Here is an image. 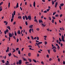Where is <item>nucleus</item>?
Segmentation results:
<instances>
[{"instance_id":"nucleus-19","label":"nucleus","mask_w":65,"mask_h":65,"mask_svg":"<svg viewBox=\"0 0 65 65\" xmlns=\"http://www.w3.org/2000/svg\"><path fill=\"white\" fill-rule=\"evenodd\" d=\"M28 55L29 57H30L31 56V53H28Z\"/></svg>"},{"instance_id":"nucleus-64","label":"nucleus","mask_w":65,"mask_h":65,"mask_svg":"<svg viewBox=\"0 0 65 65\" xmlns=\"http://www.w3.org/2000/svg\"><path fill=\"white\" fill-rule=\"evenodd\" d=\"M63 64H65V62L64 61H63Z\"/></svg>"},{"instance_id":"nucleus-6","label":"nucleus","mask_w":65,"mask_h":65,"mask_svg":"<svg viewBox=\"0 0 65 65\" xmlns=\"http://www.w3.org/2000/svg\"><path fill=\"white\" fill-rule=\"evenodd\" d=\"M58 5V2H57L55 4V7H56Z\"/></svg>"},{"instance_id":"nucleus-42","label":"nucleus","mask_w":65,"mask_h":65,"mask_svg":"<svg viewBox=\"0 0 65 65\" xmlns=\"http://www.w3.org/2000/svg\"><path fill=\"white\" fill-rule=\"evenodd\" d=\"M56 13V12H55L54 13H53V15H55V14Z\"/></svg>"},{"instance_id":"nucleus-58","label":"nucleus","mask_w":65,"mask_h":65,"mask_svg":"<svg viewBox=\"0 0 65 65\" xmlns=\"http://www.w3.org/2000/svg\"><path fill=\"white\" fill-rule=\"evenodd\" d=\"M59 40H57L56 41V42H57V43H59Z\"/></svg>"},{"instance_id":"nucleus-54","label":"nucleus","mask_w":65,"mask_h":65,"mask_svg":"<svg viewBox=\"0 0 65 65\" xmlns=\"http://www.w3.org/2000/svg\"><path fill=\"white\" fill-rule=\"evenodd\" d=\"M52 59L51 58H50L49 59V61H52Z\"/></svg>"},{"instance_id":"nucleus-10","label":"nucleus","mask_w":65,"mask_h":65,"mask_svg":"<svg viewBox=\"0 0 65 65\" xmlns=\"http://www.w3.org/2000/svg\"><path fill=\"white\" fill-rule=\"evenodd\" d=\"M32 27H33V25H31L29 26V28H31V29H32Z\"/></svg>"},{"instance_id":"nucleus-61","label":"nucleus","mask_w":65,"mask_h":65,"mask_svg":"<svg viewBox=\"0 0 65 65\" xmlns=\"http://www.w3.org/2000/svg\"><path fill=\"white\" fill-rule=\"evenodd\" d=\"M19 41V39H17V42H18Z\"/></svg>"},{"instance_id":"nucleus-53","label":"nucleus","mask_w":65,"mask_h":65,"mask_svg":"<svg viewBox=\"0 0 65 65\" xmlns=\"http://www.w3.org/2000/svg\"><path fill=\"white\" fill-rule=\"evenodd\" d=\"M58 62H60V59L59 58H58Z\"/></svg>"},{"instance_id":"nucleus-49","label":"nucleus","mask_w":65,"mask_h":65,"mask_svg":"<svg viewBox=\"0 0 65 65\" xmlns=\"http://www.w3.org/2000/svg\"><path fill=\"white\" fill-rule=\"evenodd\" d=\"M43 12L44 13H46V12H47V11H43Z\"/></svg>"},{"instance_id":"nucleus-59","label":"nucleus","mask_w":65,"mask_h":65,"mask_svg":"<svg viewBox=\"0 0 65 65\" xmlns=\"http://www.w3.org/2000/svg\"><path fill=\"white\" fill-rule=\"evenodd\" d=\"M62 14H61L60 15V17L61 18V17H62Z\"/></svg>"},{"instance_id":"nucleus-16","label":"nucleus","mask_w":65,"mask_h":65,"mask_svg":"<svg viewBox=\"0 0 65 65\" xmlns=\"http://www.w3.org/2000/svg\"><path fill=\"white\" fill-rule=\"evenodd\" d=\"M25 18H26V20H28V18H27V17L26 15L25 16Z\"/></svg>"},{"instance_id":"nucleus-50","label":"nucleus","mask_w":65,"mask_h":65,"mask_svg":"<svg viewBox=\"0 0 65 65\" xmlns=\"http://www.w3.org/2000/svg\"><path fill=\"white\" fill-rule=\"evenodd\" d=\"M47 58H49V55H46Z\"/></svg>"},{"instance_id":"nucleus-14","label":"nucleus","mask_w":65,"mask_h":65,"mask_svg":"<svg viewBox=\"0 0 65 65\" xmlns=\"http://www.w3.org/2000/svg\"><path fill=\"white\" fill-rule=\"evenodd\" d=\"M36 45H37L38 46V47L39 48H40V46H39V45H38V44L37 43H36Z\"/></svg>"},{"instance_id":"nucleus-17","label":"nucleus","mask_w":65,"mask_h":65,"mask_svg":"<svg viewBox=\"0 0 65 65\" xmlns=\"http://www.w3.org/2000/svg\"><path fill=\"white\" fill-rule=\"evenodd\" d=\"M33 6L34 7L35 6V2H34V3Z\"/></svg>"},{"instance_id":"nucleus-3","label":"nucleus","mask_w":65,"mask_h":65,"mask_svg":"<svg viewBox=\"0 0 65 65\" xmlns=\"http://www.w3.org/2000/svg\"><path fill=\"white\" fill-rule=\"evenodd\" d=\"M9 37H12V34H11V33H9Z\"/></svg>"},{"instance_id":"nucleus-8","label":"nucleus","mask_w":65,"mask_h":65,"mask_svg":"<svg viewBox=\"0 0 65 65\" xmlns=\"http://www.w3.org/2000/svg\"><path fill=\"white\" fill-rule=\"evenodd\" d=\"M42 42H39L37 43V44L39 45V44H42Z\"/></svg>"},{"instance_id":"nucleus-11","label":"nucleus","mask_w":65,"mask_h":65,"mask_svg":"<svg viewBox=\"0 0 65 65\" xmlns=\"http://www.w3.org/2000/svg\"><path fill=\"white\" fill-rule=\"evenodd\" d=\"M7 28H8V29L9 30H10V27L9 26H7Z\"/></svg>"},{"instance_id":"nucleus-38","label":"nucleus","mask_w":65,"mask_h":65,"mask_svg":"<svg viewBox=\"0 0 65 65\" xmlns=\"http://www.w3.org/2000/svg\"><path fill=\"white\" fill-rule=\"evenodd\" d=\"M25 24L26 26H27L28 25V23H27V22L26 21L25 22Z\"/></svg>"},{"instance_id":"nucleus-63","label":"nucleus","mask_w":65,"mask_h":65,"mask_svg":"<svg viewBox=\"0 0 65 65\" xmlns=\"http://www.w3.org/2000/svg\"><path fill=\"white\" fill-rule=\"evenodd\" d=\"M19 62L17 61V65H19Z\"/></svg>"},{"instance_id":"nucleus-56","label":"nucleus","mask_w":65,"mask_h":65,"mask_svg":"<svg viewBox=\"0 0 65 65\" xmlns=\"http://www.w3.org/2000/svg\"><path fill=\"white\" fill-rule=\"evenodd\" d=\"M36 30L37 31H39V28H37L36 29Z\"/></svg>"},{"instance_id":"nucleus-43","label":"nucleus","mask_w":65,"mask_h":65,"mask_svg":"<svg viewBox=\"0 0 65 65\" xmlns=\"http://www.w3.org/2000/svg\"><path fill=\"white\" fill-rule=\"evenodd\" d=\"M59 17V15H58L57 14L56 15H55L56 17Z\"/></svg>"},{"instance_id":"nucleus-29","label":"nucleus","mask_w":65,"mask_h":65,"mask_svg":"<svg viewBox=\"0 0 65 65\" xmlns=\"http://www.w3.org/2000/svg\"><path fill=\"white\" fill-rule=\"evenodd\" d=\"M8 29H7V30L5 31V32H6L7 33H8Z\"/></svg>"},{"instance_id":"nucleus-31","label":"nucleus","mask_w":65,"mask_h":65,"mask_svg":"<svg viewBox=\"0 0 65 65\" xmlns=\"http://www.w3.org/2000/svg\"><path fill=\"white\" fill-rule=\"evenodd\" d=\"M23 19L24 20H25V16H23Z\"/></svg>"},{"instance_id":"nucleus-4","label":"nucleus","mask_w":65,"mask_h":65,"mask_svg":"<svg viewBox=\"0 0 65 65\" xmlns=\"http://www.w3.org/2000/svg\"><path fill=\"white\" fill-rule=\"evenodd\" d=\"M22 60H20L19 61V65H20V64H22Z\"/></svg>"},{"instance_id":"nucleus-9","label":"nucleus","mask_w":65,"mask_h":65,"mask_svg":"<svg viewBox=\"0 0 65 65\" xmlns=\"http://www.w3.org/2000/svg\"><path fill=\"white\" fill-rule=\"evenodd\" d=\"M54 48H55V50H56V49H57V48H56V47L55 46H53L52 48V49L53 50V49H54Z\"/></svg>"},{"instance_id":"nucleus-28","label":"nucleus","mask_w":65,"mask_h":65,"mask_svg":"<svg viewBox=\"0 0 65 65\" xmlns=\"http://www.w3.org/2000/svg\"><path fill=\"white\" fill-rule=\"evenodd\" d=\"M3 63H5V61L4 60H3L2 61Z\"/></svg>"},{"instance_id":"nucleus-46","label":"nucleus","mask_w":65,"mask_h":65,"mask_svg":"<svg viewBox=\"0 0 65 65\" xmlns=\"http://www.w3.org/2000/svg\"><path fill=\"white\" fill-rule=\"evenodd\" d=\"M59 8L60 10H61V9H62V8L61 7V6H59Z\"/></svg>"},{"instance_id":"nucleus-48","label":"nucleus","mask_w":65,"mask_h":65,"mask_svg":"<svg viewBox=\"0 0 65 65\" xmlns=\"http://www.w3.org/2000/svg\"><path fill=\"white\" fill-rule=\"evenodd\" d=\"M13 25H15L16 24V22L15 21L13 23Z\"/></svg>"},{"instance_id":"nucleus-51","label":"nucleus","mask_w":65,"mask_h":65,"mask_svg":"<svg viewBox=\"0 0 65 65\" xmlns=\"http://www.w3.org/2000/svg\"><path fill=\"white\" fill-rule=\"evenodd\" d=\"M10 7V3H8V7Z\"/></svg>"},{"instance_id":"nucleus-40","label":"nucleus","mask_w":65,"mask_h":65,"mask_svg":"<svg viewBox=\"0 0 65 65\" xmlns=\"http://www.w3.org/2000/svg\"><path fill=\"white\" fill-rule=\"evenodd\" d=\"M52 22L53 23H54V20L53 19L52 20Z\"/></svg>"},{"instance_id":"nucleus-12","label":"nucleus","mask_w":65,"mask_h":65,"mask_svg":"<svg viewBox=\"0 0 65 65\" xmlns=\"http://www.w3.org/2000/svg\"><path fill=\"white\" fill-rule=\"evenodd\" d=\"M18 7H19V3H18L16 5V8H18Z\"/></svg>"},{"instance_id":"nucleus-22","label":"nucleus","mask_w":65,"mask_h":65,"mask_svg":"<svg viewBox=\"0 0 65 65\" xmlns=\"http://www.w3.org/2000/svg\"><path fill=\"white\" fill-rule=\"evenodd\" d=\"M53 52H54V53H56V50L55 49H54L53 50Z\"/></svg>"},{"instance_id":"nucleus-13","label":"nucleus","mask_w":65,"mask_h":65,"mask_svg":"<svg viewBox=\"0 0 65 65\" xmlns=\"http://www.w3.org/2000/svg\"><path fill=\"white\" fill-rule=\"evenodd\" d=\"M23 60H24V61H27V59H26L24 58V57L23 58Z\"/></svg>"},{"instance_id":"nucleus-45","label":"nucleus","mask_w":65,"mask_h":65,"mask_svg":"<svg viewBox=\"0 0 65 65\" xmlns=\"http://www.w3.org/2000/svg\"><path fill=\"white\" fill-rule=\"evenodd\" d=\"M47 42H46V41H45L44 42V43H45V44L46 45V44H47Z\"/></svg>"},{"instance_id":"nucleus-18","label":"nucleus","mask_w":65,"mask_h":65,"mask_svg":"<svg viewBox=\"0 0 65 65\" xmlns=\"http://www.w3.org/2000/svg\"><path fill=\"white\" fill-rule=\"evenodd\" d=\"M33 61L35 63H37V61H36V60L33 59Z\"/></svg>"},{"instance_id":"nucleus-52","label":"nucleus","mask_w":65,"mask_h":65,"mask_svg":"<svg viewBox=\"0 0 65 65\" xmlns=\"http://www.w3.org/2000/svg\"><path fill=\"white\" fill-rule=\"evenodd\" d=\"M60 45H61V47H62V46L63 45V44H62V43H61Z\"/></svg>"},{"instance_id":"nucleus-33","label":"nucleus","mask_w":65,"mask_h":65,"mask_svg":"<svg viewBox=\"0 0 65 65\" xmlns=\"http://www.w3.org/2000/svg\"><path fill=\"white\" fill-rule=\"evenodd\" d=\"M28 60L30 62H31V60L29 58L28 59Z\"/></svg>"},{"instance_id":"nucleus-32","label":"nucleus","mask_w":65,"mask_h":65,"mask_svg":"<svg viewBox=\"0 0 65 65\" xmlns=\"http://www.w3.org/2000/svg\"><path fill=\"white\" fill-rule=\"evenodd\" d=\"M58 50H59V49H60V47H59V46H57V47Z\"/></svg>"},{"instance_id":"nucleus-39","label":"nucleus","mask_w":65,"mask_h":65,"mask_svg":"<svg viewBox=\"0 0 65 65\" xmlns=\"http://www.w3.org/2000/svg\"><path fill=\"white\" fill-rule=\"evenodd\" d=\"M52 18L53 19H54V20L56 19V18L54 17H52Z\"/></svg>"},{"instance_id":"nucleus-15","label":"nucleus","mask_w":65,"mask_h":65,"mask_svg":"<svg viewBox=\"0 0 65 65\" xmlns=\"http://www.w3.org/2000/svg\"><path fill=\"white\" fill-rule=\"evenodd\" d=\"M64 5V4L63 3L61 4H60V6H63Z\"/></svg>"},{"instance_id":"nucleus-24","label":"nucleus","mask_w":65,"mask_h":65,"mask_svg":"<svg viewBox=\"0 0 65 65\" xmlns=\"http://www.w3.org/2000/svg\"><path fill=\"white\" fill-rule=\"evenodd\" d=\"M31 31H32V29H30L29 30V33H31Z\"/></svg>"},{"instance_id":"nucleus-36","label":"nucleus","mask_w":65,"mask_h":65,"mask_svg":"<svg viewBox=\"0 0 65 65\" xmlns=\"http://www.w3.org/2000/svg\"><path fill=\"white\" fill-rule=\"evenodd\" d=\"M14 18V15L13 14H12V18Z\"/></svg>"},{"instance_id":"nucleus-60","label":"nucleus","mask_w":65,"mask_h":65,"mask_svg":"<svg viewBox=\"0 0 65 65\" xmlns=\"http://www.w3.org/2000/svg\"><path fill=\"white\" fill-rule=\"evenodd\" d=\"M37 40H39V37H37Z\"/></svg>"},{"instance_id":"nucleus-21","label":"nucleus","mask_w":65,"mask_h":65,"mask_svg":"<svg viewBox=\"0 0 65 65\" xmlns=\"http://www.w3.org/2000/svg\"><path fill=\"white\" fill-rule=\"evenodd\" d=\"M8 55H9V57H10L11 55V53H10L9 54H8Z\"/></svg>"},{"instance_id":"nucleus-30","label":"nucleus","mask_w":65,"mask_h":65,"mask_svg":"<svg viewBox=\"0 0 65 65\" xmlns=\"http://www.w3.org/2000/svg\"><path fill=\"white\" fill-rule=\"evenodd\" d=\"M59 40L60 42H61V41H62V40L61 39V38H59Z\"/></svg>"},{"instance_id":"nucleus-25","label":"nucleus","mask_w":65,"mask_h":65,"mask_svg":"<svg viewBox=\"0 0 65 65\" xmlns=\"http://www.w3.org/2000/svg\"><path fill=\"white\" fill-rule=\"evenodd\" d=\"M6 65H10L9 63H5Z\"/></svg>"},{"instance_id":"nucleus-62","label":"nucleus","mask_w":65,"mask_h":65,"mask_svg":"<svg viewBox=\"0 0 65 65\" xmlns=\"http://www.w3.org/2000/svg\"><path fill=\"white\" fill-rule=\"evenodd\" d=\"M50 9H47V11H49V10H50Z\"/></svg>"},{"instance_id":"nucleus-23","label":"nucleus","mask_w":65,"mask_h":65,"mask_svg":"<svg viewBox=\"0 0 65 65\" xmlns=\"http://www.w3.org/2000/svg\"><path fill=\"white\" fill-rule=\"evenodd\" d=\"M15 12H16L15 11H14L13 12V13L14 15H15Z\"/></svg>"},{"instance_id":"nucleus-37","label":"nucleus","mask_w":65,"mask_h":65,"mask_svg":"<svg viewBox=\"0 0 65 65\" xmlns=\"http://www.w3.org/2000/svg\"><path fill=\"white\" fill-rule=\"evenodd\" d=\"M13 18H11V22H12L13 21Z\"/></svg>"},{"instance_id":"nucleus-2","label":"nucleus","mask_w":65,"mask_h":65,"mask_svg":"<svg viewBox=\"0 0 65 65\" xmlns=\"http://www.w3.org/2000/svg\"><path fill=\"white\" fill-rule=\"evenodd\" d=\"M29 21H31V16L30 15L28 17L27 20H29Z\"/></svg>"},{"instance_id":"nucleus-1","label":"nucleus","mask_w":65,"mask_h":65,"mask_svg":"<svg viewBox=\"0 0 65 65\" xmlns=\"http://www.w3.org/2000/svg\"><path fill=\"white\" fill-rule=\"evenodd\" d=\"M61 40L63 42H65L64 40V36L63 35H62L61 36Z\"/></svg>"},{"instance_id":"nucleus-55","label":"nucleus","mask_w":65,"mask_h":65,"mask_svg":"<svg viewBox=\"0 0 65 65\" xmlns=\"http://www.w3.org/2000/svg\"><path fill=\"white\" fill-rule=\"evenodd\" d=\"M41 64H43V65H44V62H43V61H42L41 62Z\"/></svg>"},{"instance_id":"nucleus-20","label":"nucleus","mask_w":65,"mask_h":65,"mask_svg":"<svg viewBox=\"0 0 65 65\" xmlns=\"http://www.w3.org/2000/svg\"><path fill=\"white\" fill-rule=\"evenodd\" d=\"M14 34L15 36H17V32L15 31H14Z\"/></svg>"},{"instance_id":"nucleus-47","label":"nucleus","mask_w":65,"mask_h":65,"mask_svg":"<svg viewBox=\"0 0 65 65\" xmlns=\"http://www.w3.org/2000/svg\"><path fill=\"white\" fill-rule=\"evenodd\" d=\"M52 5H54V3H54V2L53 1H52Z\"/></svg>"},{"instance_id":"nucleus-27","label":"nucleus","mask_w":65,"mask_h":65,"mask_svg":"<svg viewBox=\"0 0 65 65\" xmlns=\"http://www.w3.org/2000/svg\"><path fill=\"white\" fill-rule=\"evenodd\" d=\"M48 19L49 20H50V21H51V20H52V18H51V17H48Z\"/></svg>"},{"instance_id":"nucleus-57","label":"nucleus","mask_w":65,"mask_h":65,"mask_svg":"<svg viewBox=\"0 0 65 65\" xmlns=\"http://www.w3.org/2000/svg\"><path fill=\"white\" fill-rule=\"evenodd\" d=\"M2 10V8H0V11H1Z\"/></svg>"},{"instance_id":"nucleus-34","label":"nucleus","mask_w":65,"mask_h":65,"mask_svg":"<svg viewBox=\"0 0 65 65\" xmlns=\"http://www.w3.org/2000/svg\"><path fill=\"white\" fill-rule=\"evenodd\" d=\"M13 38H14V39L15 40L16 39V38H15V36H13Z\"/></svg>"},{"instance_id":"nucleus-44","label":"nucleus","mask_w":65,"mask_h":65,"mask_svg":"<svg viewBox=\"0 0 65 65\" xmlns=\"http://www.w3.org/2000/svg\"><path fill=\"white\" fill-rule=\"evenodd\" d=\"M28 63H29V62H28L27 61H26L25 62V64H28Z\"/></svg>"},{"instance_id":"nucleus-26","label":"nucleus","mask_w":65,"mask_h":65,"mask_svg":"<svg viewBox=\"0 0 65 65\" xmlns=\"http://www.w3.org/2000/svg\"><path fill=\"white\" fill-rule=\"evenodd\" d=\"M13 51L12 52V53H14V52H15V50L14 49H13Z\"/></svg>"},{"instance_id":"nucleus-41","label":"nucleus","mask_w":65,"mask_h":65,"mask_svg":"<svg viewBox=\"0 0 65 65\" xmlns=\"http://www.w3.org/2000/svg\"><path fill=\"white\" fill-rule=\"evenodd\" d=\"M18 19H21V16H18Z\"/></svg>"},{"instance_id":"nucleus-5","label":"nucleus","mask_w":65,"mask_h":65,"mask_svg":"<svg viewBox=\"0 0 65 65\" xmlns=\"http://www.w3.org/2000/svg\"><path fill=\"white\" fill-rule=\"evenodd\" d=\"M39 23H43V21H42V20H39Z\"/></svg>"},{"instance_id":"nucleus-7","label":"nucleus","mask_w":65,"mask_h":65,"mask_svg":"<svg viewBox=\"0 0 65 65\" xmlns=\"http://www.w3.org/2000/svg\"><path fill=\"white\" fill-rule=\"evenodd\" d=\"M17 33L18 34H20L21 33V32H20V30H18V32Z\"/></svg>"},{"instance_id":"nucleus-35","label":"nucleus","mask_w":65,"mask_h":65,"mask_svg":"<svg viewBox=\"0 0 65 65\" xmlns=\"http://www.w3.org/2000/svg\"><path fill=\"white\" fill-rule=\"evenodd\" d=\"M19 54H21V52H20V51L19 50L18 51Z\"/></svg>"}]
</instances>
